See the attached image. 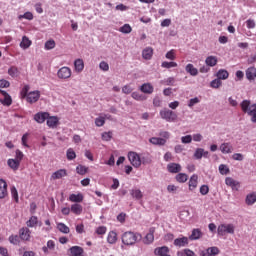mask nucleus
Instances as JSON below:
<instances>
[{
	"mask_svg": "<svg viewBox=\"0 0 256 256\" xmlns=\"http://www.w3.org/2000/svg\"><path fill=\"white\" fill-rule=\"evenodd\" d=\"M122 92L125 93V95H129V93H133V88L130 85H125L122 88Z\"/></svg>",
	"mask_w": 256,
	"mask_h": 256,
	"instance_id": "61",
	"label": "nucleus"
},
{
	"mask_svg": "<svg viewBox=\"0 0 256 256\" xmlns=\"http://www.w3.org/2000/svg\"><path fill=\"white\" fill-rule=\"evenodd\" d=\"M177 62H168V61H164L161 64V67H163V69H172L173 67H177Z\"/></svg>",
	"mask_w": 256,
	"mask_h": 256,
	"instance_id": "46",
	"label": "nucleus"
},
{
	"mask_svg": "<svg viewBox=\"0 0 256 256\" xmlns=\"http://www.w3.org/2000/svg\"><path fill=\"white\" fill-rule=\"evenodd\" d=\"M44 47H45L46 51H51V49H55V40L46 41Z\"/></svg>",
	"mask_w": 256,
	"mask_h": 256,
	"instance_id": "54",
	"label": "nucleus"
},
{
	"mask_svg": "<svg viewBox=\"0 0 256 256\" xmlns=\"http://www.w3.org/2000/svg\"><path fill=\"white\" fill-rule=\"evenodd\" d=\"M69 201H71L72 203H83V194L79 193V194H71L69 196Z\"/></svg>",
	"mask_w": 256,
	"mask_h": 256,
	"instance_id": "30",
	"label": "nucleus"
},
{
	"mask_svg": "<svg viewBox=\"0 0 256 256\" xmlns=\"http://www.w3.org/2000/svg\"><path fill=\"white\" fill-rule=\"evenodd\" d=\"M119 31L121 33L129 34L131 31H133V28H131V25L124 24L122 27H120Z\"/></svg>",
	"mask_w": 256,
	"mask_h": 256,
	"instance_id": "49",
	"label": "nucleus"
},
{
	"mask_svg": "<svg viewBox=\"0 0 256 256\" xmlns=\"http://www.w3.org/2000/svg\"><path fill=\"white\" fill-rule=\"evenodd\" d=\"M222 85L223 82L219 78L212 80L210 83V87H212V89H219Z\"/></svg>",
	"mask_w": 256,
	"mask_h": 256,
	"instance_id": "45",
	"label": "nucleus"
},
{
	"mask_svg": "<svg viewBox=\"0 0 256 256\" xmlns=\"http://www.w3.org/2000/svg\"><path fill=\"white\" fill-rule=\"evenodd\" d=\"M155 241V228H150L149 233L143 238L144 245H151Z\"/></svg>",
	"mask_w": 256,
	"mask_h": 256,
	"instance_id": "9",
	"label": "nucleus"
},
{
	"mask_svg": "<svg viewBox=\"0 0 256 256\" xmlns=\"http://www.w3.org/2000/svg\"><path fill=\"white\" fill-rule=\"evenodd\" d=\"M217 63H219L217 56H208L205 60V64L208 67H215V65H217Z\"/></svg>",
	"mask_w": 256,
	"mask_h": 256,
	"instance_id": "26",
	"label": "nucleus"
},
{
	"mask_svg": "<svg viewBox=\"0 0 256 256\" xmlns=\"http://www.w3.org/2000/svg\"><path fill=\"white\" fill-rule=\"evenodd\" d=\"M185 70L186 73H189L192 77H197V75H199V70H197L193 64H187Z\"/></svg>",
	"mask_w": 256,
	"mask_h": 256,
	"instance_id": "22",
	"label": "nucleus"
},
{
	"mask_svg": "<svg viewBox=\"0 0 256 256\" xmlns=\"http://www.w3.org/2000/svg\"><path fill=\"white\" fill-rule=\"evenodd\" d=\"M74 67H75V71H77V73H81V71H83V69H85V63L83 62V59L75 60Z\"/></svg>",
	"mask_w": 256,
	"mask_h": 256,
	"instance_id": "31",
	"label": "nucleus"
},
{
	"mask_svg": "<svg viewBox=\"0 0 256 256\" xmlns=\"http://www.w3.org/2000/svg\"><path fill=\"white\" fill-rule=\"evenodd\" d=\"M160 116L162 119H165V121L168 122H173V121H177V113H175L172 110L169 109H163L160 111Z\"/></svg>",
	"mask_w": 256,
	"mask_h": 256,
	"instance_id": "5",
	"label": "nucleus"
},
{
	"mask_svg": "<svg viewBox=\"0 0 256 256\" xmlns=\"http://www.w3.org/2000/svg\"><path fill=\"white\" fill-rule=\"evenodd\" d=\"M66 157L68 161H73V159L77 157V154L75 153V150H73V148H69L66 152Z\"/></svg>",
	"mask_w": 256,
	"mask_h": 256,
	"instance_id": "47",
	"label": "nucleus"
},
{
	"mask_svg": "<svg viewBox=\"0 0 256 256\" xmlns=\"http://www.w3.org/2000/svg\"><path fill=\"white\" fill-rule=\"evenodd\" d=\"M131 196L133 197V199H143V192H141L140 189H133L131 190Z\"/></svg>",
	"mask_w": 256,
	"mask_h": 256,
	"instance_id": "42",
	"label": "nucleus"
},
{
	"mask_svg": "<svg viewBox=\"0 0 256 256\" xmlns=\"http://www.w3.org/2000/svg\"><path fill=\"white\" fill-rule=\"evenodd\" d=\"M9 195V192H7V182L5 180L0 179V199H5Z\"/></svg>",
	"mask_w": 256,
	"mask_h": 256,
	"instance_id": "16",
	"label": "nucleus"
},
{
	"mask_svg": "<svg viewBox=\"0 0 256 256\" xmlns=\"http://www.w3.org/2000/svg\"><path fill=\"white\" fill-rule=\"evenodd\" d=\"M46 120L48 127H51L52 129H55V127L59 125V117L57 116H48Z\"/></svg>",
	"mask_w": 256,
	"mask_h": 256,
	"instance_id": "18",
	"label": "nucleus"
},
{
	"mask_svg": "<svg viewBox=\"0 0 256 256\" xmlns=\"http://www.w3.org/2000/svg\"><path fill=\"white\" fill-rule=\"evenodd\" d=\"M117 232L115 231H110L108 233V236H107V242L110 244V245H115V243H117Z\"/></svg>",
	"mask_w": 256,
	"mask_h": 256,
	"instance_id": "29",
	"label": "nucleus"
},
{
	"mask_svg": "<svg viewBox=\"0 0 256 256\" xmlns=\"http://www.w3.org/2000/svg\"><path fill=\"white\" fill-rule=\"evenodd\" d=\"M217 79L221 80H225V79H229V72L225 69H220L217 74H216Z\"/></svg>",
	"mask_w": 256,
	"mask_h": 256,
	"instance_id": "35",
	"label": "nucleus"
},
{
	"mask_svg": "<svg viewBox=\"0 0 256 256\" xmlns=\"http://www.w3.org/2000/svg\"><path fill=\"white\" fill-rule=\"evenodd\" d=\"M203 235V232H201V229L196 228L192 230V234L190 235L189 239L190 241H197V239H201Z\"/></svg>",
	"mask_w": 256,
	"mask_h": 256,
	"instance_id": "23",
	"label": "nucleus"
},
{
	"mask_svg": "<svg viewBox=\"0 0 256 256\" xmlns=\"http://www.w3.org/2000/svg\"><path fill=\"white\" fill-rule=\"evenodd\" d=\"M246 27H247V29H255V20L248 19L246 21Z\"/></svg>",
	"mask_w": 256,
	"mask_h": 256,
	"instance_id": "63",
	"label": "nucleus"
},
{
	"mask_svg": "<svg viewBox=\"0 0 256 256\" xmlns=\"http://www.w3.org/2000/svg\"><path fill=\"white\" fill-rule=\"evenodd\" d=\"M175 247H187L189 245V238L183 236L182 238H176L174 240Z\"/></svg>",
	"mask_w": 256,
	"mask_h": 256,
	"instance_id": "17",
	"label": "nucleus"
},
{
	"mask_svg": "<svg viewBox=\"0 0 256 256\" xmlns=\"http://www.w3.org/2000/svg\"><path fill=\"white\" fill-rule=\"evenodd\" d=\"M142 57L143 59H145L146 61H150V59H152L153 57V48L151 47H147L142 51Z\"/></svg>",
	"mask_w": 256,
	"mask_h": 256,
	"instance_id": "24",
	"label": "nucleus"
},
{
	"mask_svg": "<svg viewBox=\"0 0 256 256\" xmlns=\"http://www.w3.org/2000/svg\"><path fill=\"white\" fill-rule=\"evenodd\" d=\"M139 239H141V234L139 233L127 231L122 234V243L124 245H135Z\"/></svg>",
	"mask_w": 256,
	"mask_h": 256,
	"instance_id": "3",
	"label": "nucleus"
},
{
	"mask_svg": "<svg viewBox=\"0 0 256 256\" xmlns=\"http://www.w3.org/2000/svg\"><path fill=\"white\" fill-rule=\"evenodd\" d=\"M63 177H67V170L65 169H60L56 172H54L52 175H51V179L53 181L57 180V179H63Z\"/></svg>",
	"mask_w": 256,
	"mask_h": 256,
	"instance_id": "19",
	"label": "nucleus"
},
{
	"mask_svg": "<svg viewBox=\"0 0 256 256\" xmlns=\"http://www.w3.org/2000/svg\"><path fill=\"white\" fill-rule=\"evenodd\" d=\"M97 235H105L107 233V227L105 226H100L96 229Z\"/></svg>",
	"mask_w": 256,
	"mask_h": 256,
	"instance_id": "60",
	"label": "nucleus"
},
{
	"mask_svg": "<svg viewBox=\"0 0 256 256\" xmlns=\"http://www.w3.org/2000/svg\"><path fill=\"white\" fill-rule=\"evenodd\" d=\"M87 171H88V168L83 165H78L76 167V173H78V175H85Z\"/></svg>",
	"mask_w": 256,
	"mask_h": 256,
	"instance_id": "53",
	"label": "nucleus"
},
{
	"mask_svg": "<svg viewBox=\"0 0 256 256\" xmlns=\"http://www.w3.org/2000/svg\"><path fill=\"white\" fill-rule=\"evenodd\" d=\"M169 173H181V164L170 163L167 165Z\"/></svg>",
	"mask_w": 256,
	"mask_h": 256,
	"instance_id": "21",
	"label": "nucleus"
},
{
	"mask_svg": "<svg viewBox=\"0 0 256 256\" xmlns=\"http://www.w3.org/2000/svg\"><path fill=\"white\" fill-rule=\"evenodd\" d=\"M140 91H142V93H146L147 95H151V93L154 91V88L150 83H145L140 87Z\"/></svg>",
	"mask_w": 256,
	"mask_h": 256,
	"instance_id": "27",
	"label": "nucleus"
},
{
	"mask_svg": "<svg viewBox=\"0 0 256 256\" xmlns=\"http://www.w3.org/2000/svg\"><path fill=\"white\" fill-rule=\"evenodd\" d=\"M70 211H72L74 213V215H81V213H83V206H81V204H72Z\"/></svg>",
	"mask_w": 256,
	"mask_h": 256,
	"instance_id": "32",
	"label": "nucleus"
},
{
	"mask_svg": "<svg viewBox=\"0 0 256 256\" xmlns=\"http://www.w3.org/2000/svg\"><path fill=\"white\" fill-rule=\"evenodd\" d=\"M132 99H135L136 101H145V96L143 94H140L139 92H133L131 94Z\"/></svg>",
	"mask_w": 256,
	"mask_h": 256,
	"instance_id": "50",
	"label": "nucleus"
},
{
	"mask_svg": "<svg viewBox=\"0 0 256 256\" xmlns=\"http://www.w3.org/2000/svg\"><path fill=\"white\" fill-rule=\"evenodd\" d=\"M246 79L248 81H255L256 79V68L255 66H250L246 69Z\"/></svg>",
	"mask_w": 256,
	"mask_h": 256,
	"instance_id": "14",
	"label": "nucleus"
},
{
	"mask_svg": "<svg viewBox=\"0 0 256 256\" xmlns=\"http://www.w3.org/2000/svg\"><path fill=\"white\" fill-rule=\"evenodd\" d=\"M54 249H55V241L53 240H48L47 246L42 247V251L43 253H45V255L49 254V250L53 251Z\"/></svg>",
	"mask_w": 256,
	"mask_h": 256,
	"instance_id": "28",
	"label": "nucleus"
},
{
	"mask_svg": "<svg viewBox=\"0 0 256 256\" xmlns=\"http://www.w3.org/2000/svg\"><path fill=\"white\" fill-rule=\"evenodd\" d=\"M175 179L178 183H187V179H189V176L185 173H178Z\"/></svg>",
	"mask_w": 256,
	"mask_h": 256,
	"instance_id": "41",
	"label": "nucleus"
},
{
	"mask_svg": "<svg viewBox=\"0 0 256 256\" xmlns=\"http://www.w3.org/2000/svg\"><path fill=\"white\" fill-rule=\"evenodd\" d=\"M20 239H22V241H29V239H31V230L28 227L20 229Z\"/></svg>",
	"mask_w": 256,
	"mask_h": 256,
	"instance_id": "15",
	"label": "nucleus"
},
{
	"mask_svg": "<svg viewBox=\"0 0 256 256\" xmlns=\"http://www.w3.org/2000/svg\"><path fill=\"white\" fill-rule=\"evenodd\" d=\"M18 19L21 21L22 19H27V21H33V13L32 12H26L22 15L18 16Z\"/></svg>",
	"mask_w": 256,
	"mask_h": 256,
	"instance_id": "48",
	"label": "nucleus"
},
{
	"mask_svg": "<svg viewBox=\"0 0 256 256\" xmlns=\"http://www.w3.org/2000/svg\"><path fill=\"white\" fill-rule=\"evenodd\" d=\"M57 75L59 79H69L71 77V69L64 66L58 70Z\"/></svg>",
	"mask_w": 256,
	"mask_h": 256,
	"instance_id": "11",
	"label": "nucleus"
},
{
	"mask_svg": "<svg viewBox=\"0 0 256 256\" xmlns=\"http://www.w3.org/2000/svg\"><path fill=\"white\" fill-rule=\"evenodd\" d=\"M57 229L60 231V233H64L65 235L69 234L71 231V229H69V227L66 226L63 222L57 224Z\"/></svg>",
	"mask_w": 256,
	"mask_h": 256,
	"instance_id": "38",
	"label": "nucleus"
},
{
	"mask_svg": "<svg viewBox=\"0 0 256 256\" xmlns=\"http://www.w3.org/2000/svg\"><path fill=\"white\" fill-rule=\"evenodd\" d=\"M219 255V248L218 247H209L207 248L206 252H202L201 256H216Z\"/></svg>",
	"mask_w": 256,
	"mask_h": 256,
	"instance_id": "20",
	"label": "nucleus"
},
{
	"mask_svg": "<svg viewBox=\"0 0 256 256\" xmlns=\"http://www.w3.org/2000/svg\"><path fill=\"white\" fill-rule=\"evenodd\" d=\"M9 242L12 245H19V236L18 235H11V236H9Z\"/></svg>",
	"mask_w": 256,
	"mask_h": 256,
	"instance_id": "56",
	"label": "nucleus"
},
{
	"mask_svg": "<svg viewBox=\"0 0 256 256\" xmlns=\"http://www.w3.org/2000/svg\"><path fill=\"white\" fill-rule=\"evenodd\" d=\"M240 107L243 113H247L251 117L252 123H256V104L251 105V101L243 100Z\"/></svg>",
	"mask_w": 256,
	"mask_h": 256,
	"instance_id": "2",
	"label": "nucleus"
},
{
	"mask_svg": "<svg viewBox=\"0 0 256 256\" xmlns=\"http://www.w3.org/2000/svg\"><path fill=\"white\" fill-rule=\"evenodd\" d=\"M128 159L133 167H141V157L139 154H137V152H129Z\"/></svg>",
	"mask_w": 256,
	"mask_h": 256,
	"instance_id": "6",
	"label": "nucleus"
},
{
	"mask_svg": "<svg viewBox=\"0 0 256 256\" xmlns=\"http://www.w3.org/2000/svg\"><path fill=\"white\" fill-rule=\"evenodd\" d=\"M111 117L110 115L103 114L100 115L98 118L95 119V125L96 127H103L105 125V119H109Z\"/></svg>",
	"mask_w": 256,
	"mask_h": 256,
	"instance_id": "25",
	"label": "nucleus"
},
{
	"mask_svg": "<svg viewBox=\"0 0 256 256\" xmlns=\"http://www.w3.org/2000/svg\"><path fill=\"white\" fill-rule=\"evenodd\" d=\"M21 165V162L15 159H9L8 160V166L13 169L14 171H17L19 169V166Z\"/></svg>",
	"mask_w": 256,
	"mask_h": 256,
	"instance_id": "40",
	"label": "nucleus"
},
{
	"mask_svg": "<svg viewBox=\"0 0 256 256\" xmlns=\"http://www.w3.org/2000/svg\"><path fill=\"white\" fill-rule=\"evenodd\" d=\"M219 172H220L221 175H229L230 170H229V167L227 165L221 164L219 166Z\"/></svg>",
	"mask_w": 256,
	"mask_h": 256,
	"instance_id": "51",
	"label": "nucleus"
},
{
	"mask_svg": "<svg viewBox=\"0 0 256 256\" xmlns=\"http://www.w3.org/2000/svg\"><path fill=\"white\" fill-rule=\"evenodd\" d=\"M256 203V193H251L246 196V204L254 205Z\"/></svg>",
	"mask_w": 256,
	"mask_h": 256,
	"instance_id": "43",
	"label": "nucleus"
},
{
	"mask_svg": "<svg viewBox=\"0 0 256 256\" xmlns=\"http://www.w3.org/2000/svg\"><path fill=\"white\" fill-rule=\"evenodd\" d=\"M166 59H169L170 61H175L177 59V56L175 55V50L172 49L168 51L165 55Z\"/></svg>",
	"mask_w": 256,
	"mask_h": 256,
	"instance_id": "55",
	"label": "nucleus"
},
{
	"mask_svg": "<svg viewBox=\"0 0 256 256\" xmlns=\"http://www.w3.org/2000/svg\"><path fill=\"white\" fill-rule=\"evenodd\" d=\"M31 40H29V38L27 36H23L22 37V41L20 43V47L21 49H29L31 47Z\"/></svg>",
	"mask_w": 256,
	"mask_h": 256,
	"instance_id": "36",
	"label": "nucleus"
},
{
	"mask_svg": "<svg viewBox=\"0 0 256 256\" xmlns=\"http://www.w3.org/2000/svg\"><path fill=\"white\" fill-rule=\"evenodd\" d=\"M217 233L220 237H225V235L235 234V225L233 224H220L217 228Z\"/></svg>",
	"mask_w": 256,
	"mask_h": 256,
	"instance_id": "4",
	"label": "nucleus"
},
{
	"mask_svg": "<svg viewBox=\"0 0 256 256\" xmlns=\"http://www.w3.org/2000/svg\"><path fill=\"white\" fill-rule=\"evenodd\" d=\"M101 71H109V63L102 61L99 64Z\"/></svg>",
	"mask_w": 256,
	"mask_h": 256,
	"instance_id": "62",
	"label": "nucleus"
},
{
	"mask_svg": "<svg viewBox=\"0 0 256 256\" xmlns=\"http://www.w3.org/2000/svg\"><path fill=\"white\" fill-rule=\"evenodd\" d=\"M84 250L81 248V246H72L68 250L69 256H83Z\"/></svg>",
	"mask_w": 256,
	"mask_h": 256,
	"instance_id": "12",
	"label": "nucleus"
},
{
	"mask_svg": "<svg viewBox=\"0 0 256 256\" xmlns=\"http://www.w3.org/2000/svg\"><path fill=\"white\" fill-rule=\"evenodd\" d=\"M11 195L14 201L16 203H19V192L17 191V188H15V186L11 188Z\"/></svg>",
	"mask_w": 256,
	"mask_h": 256,
	"instance_id": "52",
	"label": "nucleus"
},
{
	"mask_svg": "<svg viewBox=\"0 0 256 256\" xmlns=\"http://www.w3.org/2000/svg\"><path fill=\"white\" fill-rule=\"evenodd\" d=\"M8 75H10V77H19V69L16 66H11L8 69Z\"/></svg>",
	"mask_w": 256,
	"mask_h": 256,
	"instance_id": "44",
	"label": "nucleus"
},
{
	"mask_svg": "<svg viewBox=\"0 0 256 256\" xmlns=\"http://www.w3.org/2000/svg\"><path fill=\"white\" fill-rule=\"evenodd\" d=\"M0 93L4 97V99H0V103H2V105H4L5 107H11V105L13 104V99L11 98V95H9L7 91L1 90V89H0Z\"/></svg>",
	"mask_w": 256,
	"mask_h": 256,
	"instance_id": "7",
	"label": "nucleus"
},
{
	"mask_svg": "<svg viewBox=\"0 0 256 256\" xmlns=\"http://www.w3.org/2000/svg\"><path fill=\"white\" fill-rule=\"evenodd\" d=\"M220 151L224 154H229L233 152V146L229 143H223L220 145Z\"/></svg>",
	"mask_w": 256,
	"mask_h": 256,
	"instance_id": "34",
	"label": "nucleus"
},
{
	"mask_svg": "<svg viewBox=\"0 0 256 256\" xmlns=\"http://www.w3.org/2000/svg\"><path fill=\"white\" fill-rule=\"evenodd\" d=\"M11 86V83L5 79L0 80V89H7Z\"/></svg>",
	"mask_w": 256,
	"mask_h": 256,
	"instance_id": "58",
	"label": "nucleus"
},
{
	"mask_svg": "<svg viewBox=\"0 0 256 256\" xmlns=\"http://www.w3.org/2000/svg\"><path fill=\"white\" fill-rule=\"evenodd\" d=\"M199 185V176L197 174H193L188 182L189 191H195L197 186Z\"/></svg>",
	"mask_w": 256,
	"mask_h": 256,
	"instance_id": "8",
	"label": "nucleus"
},
{
	"mask_svg": "<svg viewBox=\"0 0 256 256\" xmlns=\"http://www.w3.org/2000/svg\"><path fill=\"white\" fill-rule=\"evenodd\" d=\"M39 224V218L37 216H31L30 219L26 222L27 227H37Z\"/></svg>",
	"mask_w": 256,
	"mask_h": 256,
	"instance_id": "37",
	"label": "nucleus"
},
{
	"mask_svg": "<svg viewBox=\"0 0 256 256\" xmlns=\"http://www.w3.org/2000/svg\"><path fill=\"white\" fill-rule=\"evenodd\" d=\"M48 117L49 112H38L34 115V120H36L37 123H45Z\"/></svg>",
	"mask_w": 256,
	"mask_h": 256,
	"instance_id": "13",
	"label": "nucleus"
},
{
	"mask_svg": "<svg viewBox=\"0 0 256 256\" xmlns=\"http://www.w3.org/2000/svg\"><path fill=\"white\" fill-rule=\"evenodd\" d=\"M150 143H152V145H165V143H167V140L165 138H157V137H152L150 138Z\"/></svg>",
	"mask_w": 256,
	"mask_h": 256,
	"instance_id": "39",
	"label": "nucleus"
},
{
	"mask_svg": "<svg viewBox=\"0 0 256 256\" xmlns=\"http://www.w3.org/2000/svg\"><path fill=\"white\" fill-rule=\"evenodd\" d=\"M200 193H201V195H207L209 193V186L208 185H202L200 187Z\"/></svg>",
	"mask_w": 256,
	"mask_h": 256,
	"instance_id": "64",
	"label": "nucleus"
},
{
	"mask_svg": "<svg viewBox=\"0 0 256 256\" xmlns=\"http://www.w3.org/2000/svg\"><path fill=\"white\" fill-rule=\"evenodd\" d=\"M112 137H113V132H111V131H109V132H104V133L102 134V139H103V141H111Z\"/></svg>",
	"mask_w": 256,
	"mask_h": 256,
	"instance_id": "57",
	"label": "nucleus"
},
{
	"mask_svg": "<svg viewBox=\"0 0 256 256\" xmlns=\"http://www.w3.org/2000/svg\"><path fill=\"white\" fill-rule=\"evenodd\" d=\"M225 183L228 187H231L232 191H239V187H241V184L231 177H227Z\"/></svg>",
	"mask_w": 256,
	"mask_h": 256,
	"instance_id": "10",
	"label": "nucleus"
},
{
	"mask_svg": "<svg viewBox=\"0 0 256 256\" xmlns=\"http://www.w3.org/2000/svg\"><path fill=\"white\" fill-rule=\"evenodd\" d=\"M30 89H31V86L27 84L24 85V87L20 92V95L22 99H26L27 103H30L31 105H33V103H37L39 101L41 97V92L38 90L29 92Z\"/></svg>",
	"mask_w": 256,
	"mask_h": 256,
	"instance_id": "1",
	"label": "nucleus"
},
{
	"mask_svg": "<svg viewBox=\"0 0 256 256\" xmlns=\"http://www.w3.org/2000/svg\"><path fill=\"white\" fill-rule=\"evenodd\" d=\"M154 253L155 255H158V256H163V255H169V247L167 246H162V247H159V248H156L154 250Z\"/></svg>",
	"mask_w": 256,
	"mask_h": 256,
	"instance_id": "33",
	"label": "nucleus"
},
{
	"mask_svg": "<svg viewBox=\"0 0 256 256\" xmlns=\"http://www.w3.org/2000/svg\"><path fill=\"white\" fill-rule=\"evenodd\" d=\"M194 157H195V159H202L203 158V149L197 148L194 153Z\"/></svg>",
	"mask_w": 256,
	"mask_h": 256,
	"instance_id": "59",
	"label": "nucleus"
}]
</instances>
